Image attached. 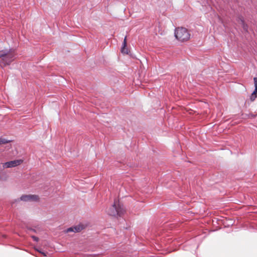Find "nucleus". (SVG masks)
<instances>
[{
	"instance_id": "f257e3e1",
	"label": "nucleus",
	"mask_w": 257,
	"mask_h": 257,
	"mask_svg": "<svg viewBox=\"0 0 257 257\" xmlns=\"http://www.w3.org/2000/svg\"><path fill=\"white\" fill-rule=\"evenodd\" d=\"M15 58V54L14 50L10 49L9 51L3 50L0 51V65L6 66L10 65Z\"/></svg>"
},
{
	"instance_id": "f03ea898",
	"label": "nucleus",
	"mask_w": 257,
	"mask_h": 257,
	"mask_svg": "<svg viewBox=\"0 0 257 257\" xmlns=\"http://www.w3.org/2000/svg\"><path fill=\"white\" fill-rule=\"evenodd\" d=\"M125 212L123 205H120L116 200H114L113 204L107 210L108 215L113 216H121Z\"/></svg>"
},
{
	"instance_id": "7ed1b4c3",
	"label": "nucleus",
	"mask_w": 257,
	"mask_h": 257,
	"mask_svg": "<svg viewBox=\"0 0 257 257\" xmlns=\"http://www.w3.org/2000/svg\"><path fill=\"white\" fill-rule=\"evenodd\" d=\"M175 36L179 41L184 42L190 39V34L187 29L179 27L175 30Z\"/></svg>"
},
{
	"instance_id": "20e7f679",
	"label": "nucleus",
	"mask_w": 257,
	"mask_h": 257,
	"mask_svg": "<svg viewBox=\"0 0 257 257\" xmlns=\"http://www.w3.org/2000/svg\"><path fill=\"white\" fill-rule=\"evenodd\" d=\"M86 225L82 224L80 223L78 225L72 226L69 228L64 230V232L65 233H68L70 235H73L74 233L79 232L83 229H85L86 227Z\"/></svg>"
},
{
	"instance_id": "39448f33",
	"label": "nucleus",
	"mask_w": 257,
	"mask_h": 257,
	"mask_svg": "<svg viewBox=\"0 0 257 257\" xmlns=\"http://www.w3.org/2000/svg\"><path fill=\"white\" fill-rule=\"evenodd\" d=\"M22 162L23 161L21 160H17L7 162L3 164V167L7 168L14 167L20 165Z\"/></svg>"
},
{
	"instance_id": "423d86ee",
	"label": "nucleus",
	"mask_w": 257,
	"mask_h": 257,
	"mask_svg": "<svg viewBox=\"0 0 257 257\" xmlns=\"http://www.w3.org/2000/svg\"><path fill=\"white\" fill-rule=\"evenodd\" d=\"M20 200L23 201H37L39 197L36 195H25L21 197Z\"/></svg>"
},
{
	"instance_id": "0eeeda50",
	"label": "nucleus",
	"mask_w": 257,
	"mask_h": 257,
	"mask_svg": "<svg viewBox=\"0 0 257 257\" xmlns=\"http://www.w3.org/2000/svg\"><path fill=\"white\" fill-rule=\"evenodd\" d=\"M121 51L122 53L128 54V49L126 48V37H125L124 39Z\"/></svg>"
},
{
	"instance_id": "6e6552de",
	"label": "nucleus",
	"mask_w": 257,
	"mask_h": 257,
	"mask_svg": "<svg viewBox=\"0 0 257 257\" xmlns=\"http://www.w3.org/2000/svg\"><path fill=\"white\" fill-rule=\"evenodd\" d=\"M256 97V93H254V90L252 93V94L250 95V99L251 101H253L255 100V98Z\"/></svg>"
},
{
	"instance_id": "1a4fd4ad",
	"label": "nucleus",
	"mask_w": 257,
	"mask_h": 257,
	"mask_svg": "<svg viewBox=\"0 0 257 257\" xmlns=\"http://www.w3.org/2000/svg\"><path fill=\"white\" fill-rule=\"evenodd\" d=\"M10 142V141L7 140L6 139L0 138V144H6Z\"/></svg>"
},
{
	"instance_id": "9d476101",
	"label": "nucleus",
	"mask_w": 257,
	"mask_h": 257,
	"mask_svg": "<svg viewBox=\"0 0 257 257\" xmlns=\"http://www.w3.org/2000/svg\"><path fill=\"white\" fill-rule=\"evenodd\" d=\"M253 80H254V85H255L254 93H257V78L254 77L253 78Z\"/></svg>"
},
{
	"instance_id": "9b49d317",
	"label": "nucleus",
	"mask_w": 257,
	"mask_h": 257,
	"mask_svg": "<svg viewBox=\"0 0 257 257\" xmlns=\"http://www.w3.org/2000/svg\"><path fill=\"white\" fill-rule=\"evenodd\" d=\"M241 22H242V25H243V28H244V29H245V26H244V21H243V20H241Z\"/></svg>"
},
{
	"instance_id": "f8f14e48",
	"label": "nucleus",
	"mask_w": 257,
	"mask_h": 257,
	"mask_svg": "<svg viewBox=\"0 0 257 257\" xmlns=\"http://www.w3.org/2000/svg\"><path fill=\"white\" fill-rule=\"evenodd\" d=\"M33 238H34V239L35 240V241H37V239L36 238V237H35L34 236H33Z\"/></svg>"
}]
</instances>
